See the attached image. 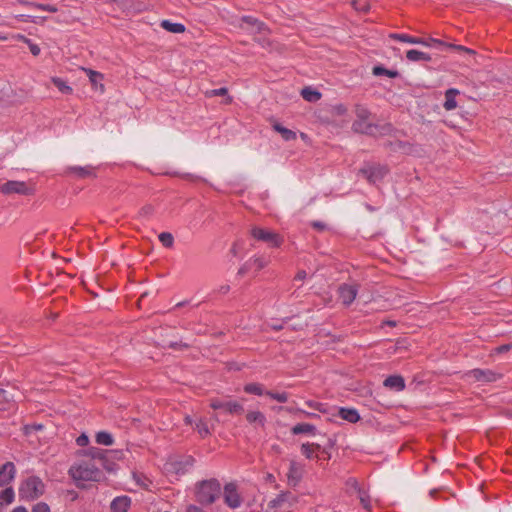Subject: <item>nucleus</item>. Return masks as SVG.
<instances>
[{"instance_id": "obj_35", "label": "nucleus", "mask_w": 512, "mask_h": 512, "mask_svg": "<svg viewBox=\"0 0 512 512\" xmlns=\"http://www.w3.org/2000/svg\"><path fill=\"white\" fill-rule=\"evenodd\" d=\"M315 426L308 424V423H300L295 425L292 428V433L295 435L302 434V433H314Z\"/></svg>"}, {"instance_id": "obj_58", "label": "nucleus", "mask_w": 512, "mask_h": 512, "mask_svg": "<svg viewBox=\"0 0 512 512\" xmlns=\"http://www.w3.org/2000/svg\"><path fill=\"white\" fill-rule=\"evenodd\" d=\"M307 276V273L306 271L304 270H300L297 272L296 276H295V280L297 281H303Z\"/></svg>"}, {"instance_id": "obj_14", "label": "nucleus", "mask_w": 512, "mask_h": 512, "mask_svg": "<svg viewBox=\"0 0 512 512\" xmlns=\"http://www.w3.org/2000/svg\"><path fill=\"white\" fill-rule=\"evenodd\" d=\"M304 467L295 460L290 461L289 471L287 473L288 484L295 487L303 477Z\"/></svg>"}, {"instance_id": "obj_25", "label": "nucleus", "mask_w": 512, "mask_h": 512, "mask_svg": "<svg viewBox=\"0 0 512 512\" xmlns=\"http://www.w3.org/2000/svg\"><path fill=\"white\" fill-rule=\"evenodd\" d=\"M338 414L343 420L350 423H356L360 420V415L354 408H340Z\"/></svg>"}, {"instance_id": "obj_49", "label": "nucleus", "mask_w": 512, "mask_h": 512, "mask_svg": "<svg viewBox=\"0 0 512 512\" xmlns=\"http://www.w3.org/2000/svg\"><path fill=\"white\" fill-rule=\"evenodd\" d=\"M224 402L225 401H222L218 398H212L210 400V407L213 409V410H219V409H222L223 410V406H224Z\"/></svg>"}, {"instance_id": "obj_30", "label": "nucleus", "mask_w": 512, "mask_h": 512, "mask_svg": "<svg viewBox=\"0 0 512 512\" xmlns=\"http://www.w3.org/2000/svg\"><path fill=\"white\" fill-rule=\"evenodd\" d=\"M275 131L281 134L282 138L286 141H291L296 139V133L290 129H287L280 125L279 123H275L273 125Z\"/></svg>"}, {"instance_id": "obj_12", "label": "nucleus", "mask_w": 512, "mask_h": 512, "mask_svg": "<svg viewBox=\"0 0 512 512\" xmlns=\"http://www.w3.org/2000/svg\"><path fill=\"white\" fill-rule=\"evenodd\" d=\"M468 376L479 382H495L501 379L502 375L492 370L473 369Z\"/></svg>"}, {"instance_id": "obj_2", "label": "nucleus", "mask_w": 512, "mask_h": 512, "mask_svg": "<svg viewBox=\"0 0 512 512\" xmlns=\"http://www.w3.org/2000/svg\"><path fill=\"white\" fill-rule=\"evenodd\" d=\"M348 109L344 104L329 105L316 112L317 120L326 126L342 128L347 123Z\"/></svg>"}, {"instance_id": "obj_15", "label": "nucleus", "mask_w": 512, "mask_h": 512, "mask_svg": "<svg viewBox=\"0 0 512 512\" xmlns=\"http://www.w3.org/2000/svg\"><path fill=\"white\" fill-rule=\"evenodd\" d=\"M225 503L231 508H237L241 504L240 496L234 483H228L224 487Z\"/></svg>"}, {"instance_id": "obj_22", "label": "nucleus", "mask_w": 512, "mask_h": 512, "mask_svg": "<svg viewBox=\"0 0 512 512\" xmlns=\"http://www.w3.org/2000/svg\"><path fill=\"white\" fill-rule=\"evenodd\" d=\"M290 497L291 494L289 492L280 493L275 499L271 500L268 503V512H276V509L281 507L285 502H287Z\"/></svg>"}, {"instance_id": "obj_7", "label": "nucleus", "mask_w": 512, "mask_h": 512, "mask_svg": "<svg viewBox=\"0 0 512 512\" xmlns=\"http://www.w3.org/2000/svg\"><path fill=\"white\" fill-rule=\"evenodd\" d=\"M105 4L111 5V14L120 11L125 14L137 13L142 11L141 4L135 0H104Z\"/></svg>"}, {"instance_id": "obj_59", "label": "nucleus", "mask_w": 512, "mask_h": 512, "mask_svg": "<svg viewBox=\"0 0 512 512\" xmlns=\"http://www.w3.org/2000/svg\"><path fill=\"white\" fill-rule=\"evenodd\" d=\"M248 270H249L248 265L244 264L242 267L239 268L237 274L242 277L248 272Z\"/></svg>"}, {"instance_id": "obj_36", "label": "nucleus", "mask_w": 512, "mask_h": 512, "mask_svg": "<svg viewBox=\"0 0 512 512\" xmlns=\"http://www.w3.org/2000/svg\"><path fill=\"white\" fill-rule=\"evenodd\" d=\"M96 442L101 445L110 446L113 444V437L111 434L101 431L96 434Z\"/></svg>"}, {"instance_id": "obj_34", "label": "nucleus", "mask_w": 512, "mask_h": 512, "mask_svg": "<svg viewBox=\"0 0 512 512\" xmlns=\"http://www.w3.org/2000/svg\"><path fill=\"white\" fill-rule=\"evenodd\" d=\"M267 35H257L253 37L254 42H256L261 48L271 51L273 48V41L266 37Z\"/></svg>"}, {"instance_id": "obj_64", "label": "nucleus", "mask_w": 512, "mask_h": 512, "mask_svg": "<svg viewBox=\"0 0 512 512\" xmlns=\"http://www.w3.org/2000/svg\"><path fill=\"white\" fill-rule=\"evenodd\" d=\"M187 512H203L202 509L198 508V507H195V506H190L188 509H187Z\"/></svg>"}, {"instance_id": "obj_16", "label": "nucleus", "mask_w": 512, "mask_h": 512, "mask_svg": "<svg viewBox=\"0 0 512 512\" xmlns=\"http://www.w3.org/2000/svg\"><path fill=\"white\" fill-rule=\"evenodd\" d=\"M16 473L15 465L12 462H6L0 467V486L8 485Z\"/></svg>"}, {"instance_id": "obj_43", "label": "nucleus", "mask_w": 512, "mask_h": 512, "mask_svg": "<svg viewBox=\"0 0 512 512\" xmlns=\"http://www.w3.org/2000/svg\"><path fill=\"white\" fill-rule=\"evenodd\" d=\"M266 395L280 403H286L288 401V395L285 392L277 393V392L267 391Z\"/></svg>"}, {"instance_id": "obj_41", "label": "nucleus", "mask_w": 512, "mask_h": 512, "mask_svg": "<svg viewBox=\"0 0 512 512\" xmlns=\"http://www.w3.org/2000/svg\"><path fill=\"white\" fill-rule=\"evenodd\" d=\"M351 4L357 11L368 12L370 10V4L367 1L352 0Z\"/></svg>"}, {"instance_id": "obj_17", "label": "nucleus", "mask_w": 512, "mask_h": 512, "mask_svg": "<svg viewBox=\"0 0 512 512\" xmlns=\"http://www.w3.org/2000/svg\"><path fill=\"white\" fill-rule=\"evenodd\" d=\"M82 69H83V71H85V73L89 77V80H90L92 86L95 89L99 90L101 93H104L105 85L103 83H101V81L103 80V74H101L100 72H97L95 70L89 69V68H82Z\"/></svg>"}, {"instance_id": "obj_21", "label": "nucleus", "mask_w": 512, "mask_h": 512, "mask_svg": "<svg viewBox=\"0 0 512 512\" xmlns=\"http://www.w3.org/2000/svg\"><path fill=\"white\" fill-rule=\"evenodd\" d=\"M459 90L455 88H450L445 92V102L443 107L445 110L450 111L457 107V102L455 97L459 94Z\"/></svg>"}, {"instance_id": "obj_4", "label": "nucleus", "mask_w": 512, "mask_h": 512, "mask_svg": "<svg viewBox=\"0 0 512 512\" xmlns=\"http://www.w3.org/2000/svg\"><path fill=\"white\" fill-rule=\"evenodd\" d=\"M221 486L215 479L204 480L197 485L196 497L202 504H212L220 495Z\"/></svg>"}, {"instance_id": "obj_20", "label": "nucleus", "mask_w": 512, "mask_h": 512, "mask_svg": "<svg viewBox=\"0 0 512 512\" xmlns=\"http://www.w3.org/2000/svg\"><path fill=\"white\" fill-rule=\"evenodd\" d=\"M246 420L249 424H256L264 427L266 423V416L258 410H250L246 413Z\"/></svg>"}, {"instance_id": "obj_57", "label": "nucleus", "mask_w": 512, "mask_h": 512, "mask_svg": "<svg viewBox=\"0 0 512 512\" xmlns=\"http://www.w3.org/2000/svg\"><path fill=\"white\" fill-rule=\"evenodd\" d=\"M427 42L429 43V45H428V46H430L431 44H435V45H441V46H444V47H446V48H447V44H448V43H445V42H443V41H441V40L434 39V38L429 39V41H427Z\"/></svg>"}, {"instance_id": "obj_23", "label": "nucleus", "mask_w": 512, "mask_h": 512, "mask_svg": "<svg viewBox=\"0 0 512 512\" xmlns=\"http://www.w3.org/2000/svg\"><path fill=\"white\" fill-rule=\"evenodd\" d=\"M223 410L231 415H241L244 413V406L236 400H229L224 402Z\"/></svg>"}, {"instance_id": "obj_8", "label": "nucleus", "mask_w": 512, "mask_h": 512, "mask_svg": "<svg viewBox=\"0 0 512 512\" xmlns=\"http://www.w3.org/2000/svg\"><path fill=\"white\" fill-rule=\"evenodd\" d=\"M193 464V459L191 457L181 458V459H170L164 465V469L168 474L181 476L184 475L188 467H191Z\"/></svg>"}, {"instance_id": "obj_44", "label": "nucleus", "mask_w": 512, "mask_h": 512, "mask_svg": "<svg viewBox=\"0 0 512 512\" xmlns=\"http://www.w3.org/2000/svg\"><path fill=\"white\" fill-rule=\"evenodd\" d=\"M13 400V397L6 390L0 388V410L5 409V405Z\"/></svg>"}, {"instance_id": "obj_40", "label": "nucleus", "mask_w": 512, "mask_h": 512, "mask_svg": "<svg viewBox=\"0 0 512 512\" xmlns=\"http://www.w3.org/2000/svg\"><path fill=\"white\" fill-rule=\"evenodd\" d=\"M23 3L25 5H29V6L37 8V9H41V10L48 11L51 13H55L58 10L56 6L48 5V4H39V3H31V2H23Z\"/></svg>"}, {"instance_id": "obj_10", "label": "nucleus", "mask_w": 512, "mask_h": 512, "mask_svg": "<svg viewBox=\"0 0 512 512\" xmlns=\"http://www.w3.org/2000/svg\"><path fill=\"white\" fill-rule=\"evenodd\" d=\"M251 235L259 240L269 243L273 247H279L282 243L280 236L270 230H265L260 227H253L251 229Z\"/></svg>"}, {"instance_id": "obj_1", "label": "nucleus", "mask_w": 512, "mask_h": 512, "mask_svg": "<svg viewBox=\"0 0 512 512\" xmlns=\"http://www.w3.org/2000/svg\"><path fill=\"white\" fill-rule=\"evenodd\" d=\"M355 114L356 120L352 124V130L354 132L371 136H381L391 132L390 124L378 125L371 123L369 121L370 112L366 107L359 104L356 105Z\"/></svg>"}, {"instance_id": "obj_63", "label": "nucleus", "mask_w": 512, "mask_h": 512, "mask_svg": "<svg viewBox=\"0 0 512 512\" xmlns=\"http://www.w3.org/2000/svg\"><path fill=\"white\" fill-rule=\"evenodd\" d=\"M152 211H153V207L149 206V205L142 208V213L145 215L151 214Z\"/></svg>"}, {"instance_id": "obj_50", "label": "nucleus", "mask_w": 512, "mask_h": 512, "mask_svg": "<svg viewBox=\"0 0 512 512\" xmlns=\"http://www.w3.org/2000/svg\"><path fill=\"white\" fill-rule=\"evenodd\" d=\"M32 512H50V508L46 503L39 502L33 507Z\"/></svg>"}, {"instance_id": "obj_33", "label": "nucleus", "mask_w": 512, "mask_h": 512, "mask_svg": "<svg viewBox=\"0 0 512 512\" xmlns=\"http://www.w3.org/2000/svg\"><path fill=\"white\" fill-rule=\"evenodd\" d=\"M372 73L375 76L385 75V76H388L390 78H396V77L399 76V72L397 70H389V69H386L383 66H375V67H373Z\"/></svg>"}, {"instance_id": "obj_42", "label": "nucleus", "mask_w": 512, "mask_h": 512, "mask_svg": "<svg viewBox=\"0 0 512 512\" xmlns=\"http://www.w3.org/2000/svg\"><path fill=\"white\" fill-rule=\"evenodd\" d=\"M0 498L6 502V504H10L14 500V490L12 487H7L0 494Z\"/></svg>"}, {"instance_id": "obj_56", "label": "nucleus", "mask_w": 512, "mask_h": 512, "mask_svg": "<svg viewBox=\"0 0 512 512\" xmlns=\"http://www.w3.org/2000/svg\"><path fill=\"white\" fill-rule=\"evenodd\" d=\"M76 442H77V444H78L79 446H85V445H87V444H88L89 439H88V437H87L85 434H82L81 436H79V437L77 438Z\"/></svg>"}, {"instance_id": "obj_18", "label": "nucleus", "mask_w": 512, "mask_h": 512, "mask_svg": "<svg viewBox=\"0 0 512 512\" xmlns=\"http://www.w3.org/2000/svg\"><path fill=\"white\" fill-rule=\"evenodd\" d=\"M131 500L127 496H121L115 498L110 505L111 512H127Z\"/></svg>"}, {"instance_id": "obj_61", "label": "nucleus", "mask_w": 512, "mask_h": 512, "mask_svg": "<svg viewBox=\"0 0 512 512\" xmlns=\"http://www.w3.org/2000/svg\"><path fill=\"white\" fill-rule=\"evenodd\" d=\"M359 497H360V501L362 503V505L365 507V508H368V502L365 498V495L364 493L361 491V493H359Z\"/></svg>"}, {"instance_id": "obj_11", "label": "nucleus", "mask_w": 512, "mask_h": 512, "mask_svg": "<svg viewBox=\"0 0 512 512\" xmlns=\"http://www.w3.org/2000/svg\"><path fill=\"white\" fill-rule=\"evenodd\" d=\"M339 297L344 306H350L358 294L357 284H342L338 288Z\"/></svg>"}, {"instance_id": "obj_26", "label": "nucleus", "mask_w": 512, "mask_h": 512, "mask_svg": "<svg viewBox=\"0 0 512 512\" xmlns=\"http://www.w3.org/2000/svg\"><path fill=\"white\" fill-rule=\"evenodd\" d=\"M302 98L310 103H315L319 101L322 97V94L310 86L304 87L300 92Z\"/></svg>"}, {"instance_id": "obj_31", "label": "nucleus", "mask_w": 512, "mask_h": 512, "mask_svg": "<svg viewBox=\"0 0 512 512\" xmlns=\"http://www.w3.org/2000/svg\"><path fill=\"white\" fill-rule=\"evenodd\" d=\"M51 82L58 88V90L63 93L70 95L73 93V89L71 86L67 84L63 79L59 77H52Z\"/></svg>"}, {"instance_id": "obj_51", "label": "nucleus", "mask_w": 512, "mask_h": 512, "mask_svg": "<svg viewBox=\"0 0 512 512\" xmlns=\"http://www.w3.org/2000/svg\"><path fill=\"white\" fill-rule=\"evenodd\" d=\"M346 485L358 493H361L362 491L359 487L358 481L355 478H349L346 481Z\"/></svg>"}, {"instance_id": "obj_48", "label": "nucleus", "mask_w": 512, "mask_h": 512, "mask_svg": "<svg viewBox=\"0 0 512 512\" xmlns=\"http://www.w3.org/2000/svg\"><path fill=\"white\" fill-rule=\"evenodd\" d=\"M42 424H28L23 427V432L25 435H29L32 431L42 430Z\"/></svg>"}, {"instance_id": "obj_39", "label": "nucleus", "mask_w": 512, "mask_h": 512, "mask_svg": "<svg viewBox=\"0 0 512 512\" xmlns=\"http://www.w3.org/2000/svg\"><path fill=\"white\" fill-rule=\"evenodd\" d=\"M159 241L163 246L171 248L174 244V237L170 232H162L158 235Z\"/></svg>"}, {"instance_id": "obj_47", "label": "nucleus", "mask_w": 512, "mask_h": 512, "mask_svg": "<svg viewBox=\"0 0 512 512\" xmlns=\"http://www.w3.org/2000/svg\"><path fill=\"white\" fill-rule=\"evenodd\" d=\"M447 48L454 49V50L461 51V52H465V53L470 54V55L476 54V52L474 50H472L470 48H467L465 46H462V45L447 44Z\"/></svg>"}, {"instance_id": "obj_5", "label": "nucleus", "mask_w": 512, "mask_h": 512, "mask_svg": "<svg viewBox=\"0 0 512 512\" xmlns=\"http://www.w3.org/2000/svg\"><path fill=\"white\" fill-rule=\"evenodd\" d=\"M45 490V485L39 477L31 476L22 482L19 495L22 499L34 500L40 497Z\"/></svg>"}, {"instance_id": "obj_9", "label": "nucleus", "mask_w": 512, "mask_h": 512, "mask_svg": "<svg viewBox=\"0 0 512 512\" xmlns=\"http://www.w3.org/2000/svg\"><path fill=\"white\" fill-rule=\"evenodd\" d=\"M0 191L3 194H20V195H33L34 188L23 181H8L0 186Z\"/></svg>"}, {"instance_id": "obj_60", "label": "nucleus", "mask_w": 512, "mask_h": 512, "mask_svg": "<svg viewBox=\"0 0 512 512\" xmlns=\"http://www.w3.org/2000/svg\"><path fill=\"white\" fill-rule=\"evenodd\" d=\"M307 405H308L309 407H311V408L317 409V410H319V411H323V410L321 409V404H319V403H316V402H312V401H310V402H307Z\"/></svg>"}, {"instance_id": "obj_29", "label": "nucleus", "mask_w": 512, "mask_h": 512, "mask_svg": "<svg viewBox=\"0 0 512 512\" xmlns=\"http://www.w3.org/2000/svg\"><path fill=\"white\" fill-rule=\"evenodd\" d=\"M161 27L163 29H165L166 31H168V32L176 33V34L184 33L185 29H186L183 24H181V23H172L169 20H163L161 22Z\"/></svg>"}, {"instance_id": "obj_3", "label": "nucleus", "mask_w": 512, "mask_h": 512, "mask_svg": "<svg viewBox=\"0 0 512 512\" xmlns=\"http://www.w3.org/2000/svg\"><path fill=\"white\" fill-rule=\"evenodd\" d=\"M69 474L77 483L81 481H95L98 482L102 479L103 474L99 468L95 465L82 462L80 464L74 465L69 469ZM78 487H81L80 484H77Z\"/></svg>"}, {"instance_id": "obj_6", "label": "nucleus", "mask_w": 512, "mask_h": 512, "mask_svg": "<svg viewBox=\"0 0 512 512\" xmlns=\"http://www.w3.org/2000/svg\"><path fill=\"white\" fill-rule=\"evenodd\" d=\"M242 24L240 28L245 30L253 37L257 35H269L270 29L261 21L251 16H243L241 18Z\"/></svg>"}, {"instance_id": "obj_52", "label": "nucleus", "mask_w": 512, "mask_h": 512, "mask_svg": "<svg viewBox=\"0 0 512 512\" xmlns=\"http://www.w3.org/2000/svg\"><path fill=\"white\" fill-rule=\"evenodd\" d=\"M29 47V50L33 56H38L40 54V47L37 44L32 43L29 39V43H26Z\"/></svg>"}, {"instance_id": "obj_45", "label": "nucleus", "mask_w": 512, "mask_h": 512, "mask_svg": "<svg viewBox=\"0 0 512 512\" xmlns=\"http://www.w3.org/2000/svg\"><path fill=\"white\" fill-rule=\"evenodd\" d=\"M196 429H197L198 433L200 434V436H202V437H206V436L210 435V430H209L207 424L202 419L196 423Z\"/></svg>"}, {"instance_id": "obj_24", "label": "nucleus", "mask_w": 512, "mask_h": 512, "mask_svg": "<svg viewBox=\"0 0 512 512\" xmlns=\"http://www.w3.org/2000/svg\"><path fill=\"white\" fill-rule=\"evenodd\" d=\"M384 386L396 391H402L405 388V382L403 377L393 375L385 379Z\"/></svg>"}, {"instance_id": "obj_55", "label": "nucleus", "mask_w": 512, "mask_h": 512, "mask_svg": "<svg viewBox=\"0 0 512 512\" xmlns=\"http://www.w3.org/2000/svg\"><path fill=\"white\" fill-rule=\"evenodd\" d=\"M511 348H512L511 344H504V345H501V346L497 347L495 349V352L498 353V354L505 353V352H508Z\"/></svg>"}, {"instance_id": "obj_13", "label": "nucleus", "mask_w": 512, "mask_h": 512, "mask_svg": "<svg viewBox=\"0 0 512 512\" xmlns=\"http://www.w3.org/2000/svg\"><path fill=\"white\" fill-rule=\"evenodd\" d=\"M360 173H362L370 183H376L383 179V177L388 173V168L381 165L371 166L368 168H362Z\"/></svg>"}, {"instance_id": "obj_62", "label": "nucleus", "mask_w": 512, "mask_h": 512, "mask_svg": "<svg viewBox=\"0 0 512 512\" xmlns=\"http://www.w3.org/2000/svg\"><path fill=\"white\" fill-rule=\"evenodd\" d=\"M169 346H170L171 348H178V347H180V348H187V347H188V345H187V344L177 343V342H172V343H170V345H169Z\"/></svg>"}, {"instance_id": "obj_37", "label": "nucleus", "mask_w": 512, "mask_h": 512, "mask_svg": "<svg viewBox=\"0 0 512 512\" xmlns=\"http://www.w3.org/2000/svg\"><path fill=\"white\" fill-rule=\"evenodd\" d=\"M244 391L248 394L262 395L264 393L263 387L259 383H248L244 386Z\"/></svg>"}, {"instance_id": "obj_53", "label": "nucleus", "mask_w": 512, "mask_h": 512, "mask_svg": "<svg viewBox=\"0 0 512 512\" xmlns=\"http://www.w3.org/2000/svg\"><path fill=\"white\" fill-rule=\"evenodd\" d=\"M91 455H92L93 459H99L101 461H103L105 459L104 452L99 449H93L91 451Z\"/></svg>"}, {"instance_id": "obj_28", "label": "nucleus", "mask_w": 512, "mask_h": 512, "mask_svg": "<svg viewBox=\"0 0 512 512\" xmlns=\"http://www.w3.org/2000/svg\"><path fill=\"white\" fill-rule=\"evenodd\" d=\"M406 58L409 61L416 62V61H431V56L427 53L411 49L406 52Z\"/></svg>"}, {"instance_id": "obj_19", "label": "nucleus", "mask_w": 512, "mask_h": 512, "mask_svg": "<svg viewBox=\"0 0 512 512\" xmlns=\"http://www.w3.org/2000/svg\"><path fill=\"white\" fill-rule=\"evenodd\" d=\"M66 174H73L79 178H86L90 176H94L93 167L90 165L87 166H70L66 169Z\"/></svg>"}, {"instance_id": "obj_27", "label": "nucleus", "mask_w": 512, "mask_h": 512, "mask_svg": "<svg viewBox=\"0 0 512 512\" xmlns=\"http://www.w3.org/2000/svg\"><path fill=\"white\" fill-rule=\"evenodd\" d=\"M389 37L394 39V40H398V41H402V42H407V43H410V44H421V45H425V46L429 45V43L426 40L422 39V38L411 37V36H408L406 34H396V33H393V34H390Z\"/></svg>"}, {"instance_id": "obj_32", "label": "nucleus", "mask_w": 512, "mask_h": 512, "mask_svg": "<svg viewBox=\"0 0 512 512\" xmlns=\"http://www.w3.org/2000/svg\"><path fill=\"white\" fill-rule=\"evenodd\" d=\"M2 92L5 99H0V104L6 105L16 103V100L14 99L16 96V91L14 89H12L10 86H7L3 88Z\"/></svg>"}, {"instance_id": "obj_54", "label": "nucleus", "mask_w": 512, "mask_h": 512, "mask_svg": "<svg viewBox=\"0 0 512 512\" xmlns=\"http://www.w3.org/2000/svg\"><path fill=\"white\" fill-rule=\"evenodd\" d=\"M253 262H254V264L256 265V267H257L258 269H263V268H264V267H266V266H267V264H268V262H267L265 259L261 258V257H257V258H255V259L253 260Z\"/></svg>"}, {"instance_id": "obj_46", "label": "nucleus", "mask_w": 512, "mask_h": 512, "mask_svg": "<svg viewBox=\"0 0 512 512\" xmlns=\"http://www.w3.org/2000/svg\"><path fill=\"white\" fill-rule=\"evenodd\" d=\"M228 94V89L226 87H221L218 89H213L206 92L207 97H215V96H226Z\"/></svg>"}, {"instance_id": "obj_38", "label": "nucleus", "mask_w": 512, "mask_h": 512, "mask_svg": "<svg viewBox=\"0 0 512 512\" xmlns=\"http://www.w3.org/2000/svg\"><path fill=\"white\" fill-rule=\"evenodd\" d=\"M320 449V445L319 444H315V443H306V444H302L301 446V450H302V453L308 458H312L313 456V453L316 451V450H319Z\"/></svg>"}]
</instances>
